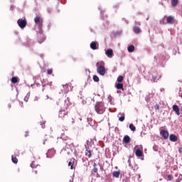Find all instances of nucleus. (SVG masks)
Wrapping results in <instances>:
<instances>
[{
	"instance_id": "nucleus-38",
	"label": "nucleus",
	"mask_w": 182,
	"mask_h": 182,
	"mask_svg": "<svg viewBox=\"0 0 182 182\" xmlns=\"http://www.w3.org/2000/svg\"><path fill=\"white\" fill-rule=\"evenodd\" d=\"M93 173H97V168L94 167L92 169Z\"/></svg>"
},
{
	"instance_id": "nucleus-26",
	"label": "nucleus",
	"mask_w": 182,
	"mask_h": 182,
	"mask_svg": "<svg viewBox=\"0 0 182 182\" xmlns=\"http://www.w3.org/2000/svg\"><path fill=\"white\" fill-rule=\"evenodd\" d=\"M30 96H31V92H28L26 97H24V102H28V100H29Z\"/></svg>"
},
{
	"instance_id": "nucleus-49",
	"label": "nucleus",
	"mask_w": 182,
	"mask_h": 182,
	"mask_svg": "<svg viewBox=\"0 0 182 182\" xmlns=\"http://www.w3.org/2000/svg\"><path fill=\"white\" fill-rule=\"evenodd\" d=\"M126 23H127V24L129 23V21H126Z\"/></svg>"
},
{
	"instance_id": "nucleus-20",
	"label": "nucleus",
	"mask_w": 182,
	"mask_h": 182,
	"mask_svg": "<svg viewBox=\"0 0 182 182\" xmlns=\"http://www.w3.org/2000/svg\"><path fill=\"white\" fill-rule=\"evenodd\" d=\"M119 120V122H124V114H122V113H119L118 114Z\"/></svg>"
},
{
	"instance_id": "nucleus-5",
	"label": "nucleus",
	"mask_w": 182,
	"mask_h": 182,
	"mask_svg": "<svg viewBox=\"0 0 182 182\" xmlns=\"http://www.w3.org/2000/svg\"><path fill=\"white\" fill-rule=\"evenodd\" d=\"M160 134L162 136V137L164 139V140H167L168 139V132L161 129L160 130Z\"/></svg>"
},
{
	"instance_id": "nucleus-2",
	"label": "nucleus",
	"mask_w": 182,
	"mask_h": 182,
	"mask_svg": "<svg viewBox=\"0 0 182 182\" xmlns=\"http://www.w3.org/2000/svg\"><path fill=\"white\" fill-rule=\"evenodd\" d=\"M95 109L98 114H103L106 110V107H105V104H103V102H97L95 105Z\"/></svg>"
},
{
	"instance_id": "nucleus-35",
	"label": "nucleus",
	"mask_w": 182,
	"mask_h": 182,
	"mask_svg": "<svg viewBox=\"0 0 182 182\" xmlns=\"http://www.w3.org/2000/svg\"><path fill=\"white\" fill-rule=\"evenodd\" d=\"M47 73H48V75H52V69H48L47 70Z\"/></svg>"
},
{
	"instance_id": "nucleus-27",
	"label": "nucleus",
	"mask_w": 182,
	"mask_h": 182,
	"mask_svg": "<svg viewBox=\"0 0 182 182\" xmlns=\"http://www.w3.org/2000/svg\"><path fill=\"white\" fill-rule=\"evenodd\" d=\"M129 129L130 130H132V132H136V127H134L133 124H129Z\"/></svg>"
},
{
	"instance_id": "nucleus-50",
	"label": "nucleus",
	"mask_w": 182,
	"mask_h": 182,
	"mask_svg": "<svg viewBox=\"0 0 182 182\" xmlns=\"http://www.w3.org/2000/svg\"><path fill=\"white\" fill-rule=\"evenodd\" d=\"M35 173H36V174H38V172L36 171H35Z\"/></svg>"
},
{
	"instance_id": "nucleus-12",
	"label": "nucleus",
	"mask_w": 182,
	"mask_h": 182,
	"mask_svg": "<svg viewBox=\"0 0 182 182\" xmlns=\"http://www.w3.org/2000/svg\"><path fill=\"white\" fill-rule=\"evenodd\" d=\"M85 147L86 150H90V149H92V142L89 140H87L85 144Z\"/></svg>"
},
{
	"instance_id": "nucleus-28",
	"label": "nucleus",
	"mask_w": 182,
	"mask_h": 182,
	"mask_svg": "<svg viewBox=\"0 0 182 182\" xmlns=\"http://www.w3.org/2000/svg\"><path fill=\"white\" fill-rule=\"evenodd\" d=\"M117 89H122L123 90V85L122 83L116 84Z\"/></svg>"
},
{
	"instance_id": "nucleus-36",
	"label": "nucleus",
	"mask_w": 182,
	"mask_h": 182,
	"mask_svg": "<svg viewBox=\"0 0 182 182\" xmlns=\"http://www.w3.org/2000/svg\"><path fill=\"white\" fill-rule=\"evenodd\" d=\"M31 168H35V162L34 161H33L32 163H31Z\"/></svg>"
},
{
	"instance_id": "nucleus-44",
	"label": "nucleus",
	"mask_w": 182,
	"mask_h": 182,
	"mask_svg": "<svg viewBox=\"0 0 182 182\" xmlns=\"http://www.w3.org/2000/svg\"><path fill=\"white\" fill-rule=\"evenodd\" d=\"M179 153H182V148L179 149Z\"/></svg>"
},
{
	"instance_id": "nucleus-34",
	"label": "nucleus",
	"mask_w": 182,
	"mask_h": 182,
	"mask_svg": "<svg viewBox=\"0 0 182 182\" xmlns=\"http://www.w3.org/2000/svg\"><path fill=\"white\" fill-rule=\"evenodd\" d=\"M154 109H155V110H159V109H160V106L159 105H156L154 106Z\"/></svg>"
},
{
	"instance_id": "nucleus-18",
	"label": "nucleus",
	"mask_w": 182,
	"mask_h": 182,
	"mask_svg": "<svg viewBox=\"0 0 182 182\" xmlns=\"http://www.w3.org/2000/svg\"><path fill=\"white\" fill-rule=\"evenodd\" d=\"M123 141L124 143H130V136H129L128 135H126L124 136V139H123Z\"/></svg>"
},
{
	"instance_id": "nucleus-13",
	"label": "nucleus",
	"mask_w": 182,
	"mask_h": 182,
	"mask_svg": "<svg viewBox=\"0 0 182 182\" xmlns=\"http://www.w3.org/2000/svg\"><path fill=\"white\" fill-rule=\"evenodd\" d=\"M105 55H107V58H113V50L108 49L105 51Z\"/></svg>"
},
{
	"instance_id": "nucleus-14",
	"label": "nucleus",
	"mask_w": 182,
	"mask_h": 182,
	"mask_svg": "<svg viewBox=\"0 0 182 182\" xmlns=\"http://www.w3.org/2000/svg\"><path fill=\"white\" fill-rule=\"evenodd\" d=\"M169 139L171 140V141L176 142L177 141V140H178V138L177 137V136L172 134L169 136Z\"/></svg>"
},
{
	"instance_id": "nucleus-22",
	"label": "nucleus",
	"mask_w": 182,
	"mask_h": 182,
	"mask_svg": "<svg viewBox=\"0 0 182 182\" xmlns=\"http://www.w3.org/2000/svg\"><path fill=\"white\" fill-rule=\"evenodd\" d=\"M112 176L114 177H116V178H119V176H120V172L119 171H114L112 173Z\"/></svg>"
},
{
	"instance_id": "nucleus-6",
	"label": "nucleus",
	"mask_w": 182,
	"mask_h": 182,
	"mask_svg": "<svg viewBox=\"0 0 182 182\" xmlns=\"http://www.w3.org/2000/svg\"><path fill=\"white\" fill-rule=\"evenodd\" d=\"M141 150H143V146H140L139 149L135 151V154L136 157H141V156H143V151Z\"/></svg>"
},
{
	"instance_id": "nucleus-1",
	"label": "nucleus",
	"mask_w": 182,
	"mask_h": 182,
	"mask_svg": "<svg viewBox=\"0 0 182 182\" xmlns=\"http://www.w3.org/2000/svg\"><path fill=\"white\" fill-rule=\"evenodd\" d=\"M97 72L101 76H105L106 75V68H105V62L100 61L96 63Z\"/></svg>"
},
{
	"instance_id": "nucleus-17",
	"label": "nucleus",
	"mask_w": 182,
	"mask_h": 182,
	"mask_svg": "<svg viewBox=\"0 0 182 182\" xmlns=\"http://www.w3.org/2000/svg\"><path fill=\"white\" fill-rule=\"evenodd\" d=\"M141 31V30L137 26H134L133 28V31L134 32V33H140Z\"/></svg>"
},
{
	"instance_id": "nucleus-4",
	"label": "nucleus",
	"mask_w": 182,
	"mask_h": 182,
	"mask_svg": "<svg viewBox=\"0 0 182 182\" xmlns=\"http://www.w3.org/2000/svg\"><path fill=\"white\" fill-rule=\"evenodd\" d=\"M65 116H68V110L67 109H61L59 111L58 117L60 119H63Z\"/></svg>"
},
{
	"instance_id": "nucleus-7",
	"label": "nucleus",
	"mask_w": 182,
	"mask_h": 182,
	"mask_svg": "<svg viewBox=\"0 0 182 182\" xmlns=\"http://www.w3.org/2000/svg\"><path fill=\"white\" fill-rule=\"evenodd\" d=\"M48 159H52L53 156H55V150L54 149H50L48 151L46 154Z\"/></svg>"
},
{
	"instance_id": "nucleus-45",
	"label": "nucleus",
	"mask_w": 182,
	"mask_h": 182,
	"mask_svg": "<svg viewBox=\"0 0 182 182\" xmlns=\"http://www.w3.org/2000/svg\"><path fill=\"white\" fill-rule=\"evenodd\" d=\"M41 127H42V129H45V125L42 124Z\"/></svg>"
},
{
	"instance_id": "nucleus-19",
	"label": "nucleus",
	"mask_w": 182,
	"mask_h": 182,
	"mask_svg": "<svg viewBox=\"0 0 182 182\" xmlns=\"http://www.w3.org/2000/svg\"><path fill=\"white\" fill-rule=\"evenodd\" d=\"M127 50H128V52H129V53H132V52H134V46L131 45V46H128Z\"/></svg>"
},
{
	"instance_id": "nucleus-16",
	"label": "nucleus",
	"mask_w": 182,
	"mask_h": 182,
	"mask_svg": "<svg viewBox=\"0 0 182 182\" xmlns=\"http://www.w3.org/2000/svg\"><path fill=\"white\" fill-rule=\"evenodd\" d=\"M90 48L91 49H92L93 50H96V49H97V44L96 43V42L92 41L90 43Z\"/></svg>"
},
{
	"instance_id": "nucleus-33",
	"label": "nucleus",
	"mask_w": 182,
	"mask_h": 182,
	"mask_svg": "<svg viewBox=\"0 0 182 182\" xmlns=\"http://www.w3.org/2000/svg\"><path fill=\"white\" fill-rule=\"evenodd\" d=\"M68 166L70 167L71 170H73V163H72V161L68 163Z\"/></svg>"
},
{
	"instance_id": "nucleus-37",
	"label": "nucleus",
	"mask_w": 182,
	"mask_h": 182,
	"mask_svg": "<svg viewBox=\"0 0 182 182\" xmlns=\"http://www.w3.org/2000/svg\"><path fill=\"white\" fill-rule=\"evenodd\" d=\"M115 35H116V36H119V35H122V31H117V32L115 33Z\"/></svg>"
},
{
	"instance_id": "nucleus-51",
	"label": "nucleus",
	"mask_w": 182,
	"mask_h": 182,
	"mask_svg": "<svg viewBox=\"0 0 182 182\" xmlns=\"http://www.w3.org/2000/svg\"><path fill=\"white\" fill-rule=\"evenodd\" d=\"M68 154H70V152H68Z\"/></svg>"
},
{
	"instance_id": "nucleus-42",
	"label": "nucleus",
	"mask_w": 182,
	"mask_h": 182,
	"mask_svg": "<svg viewBox=\"0 0 182 182\" xmlns=\"http://www.w3.org/2000/svg\"><path fill=\"white\" fill-rule=\"evenodd\" d=\"M178 178H179V180H182V175H179Z\"/></svg>"
},
{
	"instance_id": "nucleus-43",
	"label": "nucleus",
	"mask_w": 182,
	"mask_h": 182,
	"mask_svg": "<svg viewBox=\"0 0 182 182\" xmlns=\"http://www.w3.org/2000/svg\"><path fill=\"white\" fill-rule=\"evenodd\" d=\"M160 91H161V92H164V88H161V89H160Z\"/></svg>"
},
{
	"instance_id": "nucleus-46",
	"label": "nucleus",
	"mask_w": 182,
	"mask_h": 182,
	"mask_svg": "<svg viewBox=\"0 0 182 182\" xmlns=\"http://www.w3.org/2000/svg\"><path fill=\"white\" fill-rule=\"evenodd\" d=\"M108 99L110 100V99H112V96L109 95V96L108 97Z\"/></svg>"
},
{
	"instance_id": "nucleus-8",
	"label": "nucleus",
	"mask_w": 182,
	"mask_h": 182,
	"mask_svg": "<svg viewBox=\"0 0 182 182\" xmlns=\"http://www.w3.org/2000/svg\"><path fill=\"white\" fill-rule=\"evenodd\" d=\"M64 93H68L69 90H72V85L70 84H66L63 85Z\"/></svg>"
},
{
	"instance_id": "nucleus-29",
	"label": "nucleus",
	"mask_w": 182,
	"mask_h": 182,
	"mask_svg": "<svg viewBox=\"0 0 182 182\" xmlns=\"http://www.w3.org/2000/svg\"><path fill=\"white\" fill-rule=\"evenodd\" d=\"M11 82H12L13 83H17V82H18V77H13L11 78Z\"/></svg>"
},
{
	"instance_id": "nucleus-25",
	"label": "nucleus",
	"mask_w": 182,
	"mask_h": 182,
	"mask_svg": "<svg viewBox=\"0 0 182 182\" xmlns=\"http://www.w3.org/2000/svg\"><path fill=\"white\" fill-rule=\"evenodd\" d=\"M167 59H168V55H167L166 53H164L162 60H167Z\"/></svg>"
},
{
	"instance_id": "nucleus-10",
	"label": "nucleus",
	"mask_w": 182,
	"mask_h": 182,
	"mask_svg": "<svg viewBox=\"0 0 182 182\" xmlns=\"http://www.w3.org/2000/svg\"><path fill=\"white\" fill-rule=\"evenodd\" d=\"M34 22H35V23H37L39 26V29H41L42 22H41V18H39L38 16H36L34 18Z\"/></svg>"
},
{
	"instance_id": "nucleus-24",
	"label": "nucleus",
	"mask_w": 182,
	"mask_h": 182,
	"mask_svg": "<svg viewBox=\"0 0 182 182\" xmlns=\"http://www.w3.org/2000/svg\"><path fill=\"white\" fill-rule=\"evenodd\" d=\"M178 4V0H172L171 1L172 6H177Z\"/></svg>"
},
{
	"instance_id": "nucleus-3",
	"label": "nucleus",
	"mask_w": 182,
	"mask_h": 182,
	"mask_svg": "<svg viewBox=\"0 0 182 182\" xmlns=\"http://www.w3.org/2000/svg\"><path fill=\"white\" fill-rule=\"evenodd\" d=\"M17 23L18 25V26L21 28V29H23L24 28L26 27V20L25 19H22V18H19L18 21H17Z\"/></svg>"
},
{
	"instance_id": "nucleus-21",
	"label": "nucleus",
	"mask_w": 182,
	"mask_h": 182,
	"mask_svg": "<svg viewBox=\"0 0 182 182\" xmlns=\"http://www.w3.org/2000/svg\"><path fill=\"white\" fill-rule=\"evenodd\" d=\"M87 153H85V156H87V157H89V159H90V157H92V150L90 149H86Z\"/></svg>"
},
{
	"instance_id": "nucleus-15",
	"label": "nucleus",
	"mask_w": 182,
	"mask_h": 182,
	"mask_svg": "<svg viewBox=\"0 0 182 182\" xmlns=\"http://www.w3.org/2000/svg\"><path fill=\"white\" fill-rule=\"evenodd\" d=\"M166 21H167V23L173 24V23H174V21H175L174 17L169 16L167 17Z\"/></svg>"
},
{
	"instance_id": "nucleus-32",
	"label": "nucleus",
	"mask_w": 182,
	"mask_h": 182,
	"mask_svg": "<svg viewBox=\"0 0 182 182\" xmlns=\"http://www.w3.org/2000/svg\"><path fill=\"white\" fill-rule=\"evenodd\" d=\"M154 151H159V146L157 145H154L153 146Z\"/></svg>"
},
{
	"instance_id": "nucleus-47",
	"label": "nucleus",
	"mask_w": 182,
	"mask_h": 182,
	"mask_svg": "<svg viewBox=\"0 0 182 182\" xmlns=\"http://www.w3.org/2000/svg\"><path fill=\"white\" fill-rule=\"evenodd\" d=\"M72 123H75V119H73Z\"/></svg>"
},
{
	"instance_id": "nucleus-11",
	"label": "nucleus",
	"mask_w": 182,
	"mask_h": 182,
	"mask_svg": "<svg viewBox=\"0 0 182 182\" xmlns=\"http://www.w3.org/2000/svg\"><path fill=\"white\" fill-rule=\"evenodd\" d=\"M161 78V75H157V73H156V75L153 74L152 75V82H157L159 80V79Z\"/></svg>"
},
{
	"instance_id": "nucleus-9",
	"label": "nucleus",
	"mask_w": 182,
	"mask_h": 182,
	"mask_svg": "<svg viewBox=\"0 0 182 182\" xmlns=\"http://www.w3.org/2000/svg\"><path fill=\"white\" fill-rule=\"evenodd\" d=\"M172 109L173 112H175V113L177 114V116H180V108L177 105H173Z\"/></svg>"
},
{
	"instance_id": "nucleus-41",
	"label": "nucleus",
	"mask_w": 182,
	"mask_h": 182,
	"mask_svg": "<svg viewBox=\"0 0 182 182\" xmlns=\"http://www.w3.org/2000/svg\"><path fill=\"white\" fill-rule=\"evenodd\" d=\"M28 132H26V134H25V137H28V136H29V134H28Z\"/></svg>"
},
{
	"instance_id": "nucleus-48",
	"label": "nucleus",
	"mask_w": 182,
	"mask_h": 182,
	"mask_svg": "<svg viewBox=\"0 0 182 182\" xmlns=\"http://www.w3.org/2000/svg\"><path fill=\"white\" fill-rule=\"evenodd\" d=\"M46 141V140H44V141H43V144H45Z\"/></svg>"
},
{
	"instance_id": "nucleus-40",
	"label": "nucleus",
	"mask_w": 182,
	"mask_h": 182,
	"mask_svg": "<svg viewBox=\"0 0 182 182\" xmlns=\"http://www.w3.org/2000/svg\"><path fill=\"white\" fill-rule=\"evenodd\" d=\"M168 178L169 180H171V175H168Z\"/></svg>"
},
{
	"instance_id": "nucleus-39",
	"label": "nucleus",
	"mask_w": 182,
	"mask_h": 182,
	"mask_svg": "<svg viewBox=\"0 0 182 182\" xmlns=\"http://www.w3.org/2000/svg\"><path fill=\"white\" fill-rule=\"evenodd\" d=\"M101 15H102V19H105V18H107V16H105L103 17V12H102V11H101Z\"/></svg>"
},
{
	"instance_id": "nucleus-23",
	"label": "nucleus",
	"mask_w": 182,
	"mask_h": 182,
	"mask_svg": "<svg viewBox=\"0 0 182 182\" xmlns=\"http://www.w3.org/2000/svg\"><path fill=\"white\" fill-rule=\"evenodd\" d=\"M11 160H12V162L14 163V164H18V158H16V156H12Z\"/></svg>"
},
{
	"instance_id": "nucleus-30",
	"label": "nucleus",
	"mask_w": 182,
	"mask_h": 182,
	"mask_svg": "<svg viewBox=\"0 0 182 182\" xmlns=\"http://www.w3.org/2000/svg\"><path fill=\"white\" fill-rule=\"evenodd\" d=\"M123 80V76L122 75H119L118 77H117V82H119V83H122V81Z\"/></svg>"
},
{
	"instance_id": "nucleus-31",
	"label": "nucleus",
	"mask_w": 182,
	"mask_h": 182,
	"mask_svg": "<svg viewBox=\"0 0 182 182\" xmlns=\"http://www.w3.org/2000/svg\"><path fill=\"white\" fill-rule=\"evenodd\" d=\"M93 80H94V82H99V80H100L99 77H97V75H94Z\"/></svg>"
}]
</instances>
